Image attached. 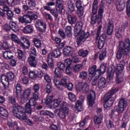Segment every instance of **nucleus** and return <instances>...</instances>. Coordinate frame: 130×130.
Segmentation results:
<instances>
[{
    "label": "nucleus",
    "instance_id": "obj_41",
    "mask_svg": "<svg viewBox=\"0 0 130 130\" xmlns=\"http://www.w3.org/2000/svg\"><path fill=\"white\" fill-rule=\"evenodd\" d=\"M77 111H82L83 110V106H82V102L80 101H77L76 103L75 106Z\"/></svg>",
    "mask_w": 130,
    "mask_h": 130
},
{
    "label": "nucleus",
    "instance_id": "obj_51",
    "mask_svg": "<svg viewBox=\"0 0 130 130\" xmlns=\"http://www.w3.org/2000/svg\"><path fill=\"white\" fill-rule=\"evenodd\" d=\"M11 38H12V40L13 41H14V42H15V43H17V44L21 43V42H20V40L19 39V38H18L17 35H15L14 34H11Z\"/></svg>",
    "mask_w": 130,
    "mask_h": 130
},
{
    "label": "nucleus",
    "instance_id": "obj_45",
    "mask_svg": "<svg viewBox=\"0 0 130 130\" xmlns=\"http://www.w3.org/2000/svg\"><path fill=\"white\" fill-rule=\"evenodd\" d=\"M106 57V50L103 49L100 54L99 60L101 61Z\"/></svg>",
    "mask_w": 130,
    "mask_h": 130
},
{
    "label": "nucleus",
    "instance_id": "obj_9",
    "mask_svg": "<svg viewBox=\"0 0 130 130\" xmlns=\"http://www.w3.org/2000/svg\"><path fill=\"white\" fill-rule=\"evenodd\" d=\"M1 79V81L11 82V81H14V79H15V74L12 72H8L6 75H2Z\"/></svg>",
    "mask_w": 130,
    "mask_h": 130
},
{
    "label": "nucleus",
    "instance_id": "obj_61",
    "mask_svg": "<svg viewBox=\"0 0 130 130\" xmlns=\"http://www.w3.org/2000/svg\"><path fill=\"white\" fill-rule=\"evenodd\" d=\"M55 8L57 12L59 13V14H61L63 10V5H56Z\"/></svg>",
    "mask_w": 130,
    "mask_h": 130
},
{
    "label": "nucleus",
    "instance_id": "obj_64",
    "mask_svg": "<svg viewBox=\"0 0 130 130\" xmlns=\"http://www.w3.org/2000/svg\"><path fill=\"white\" fill-rule=\"evenodd\" d=\"M36 101H37V100L31 98V99H30V100L28 101V103H27L29 104L30 106H35L37 103Z\"/></svg>",
    "mask_w": 130,
    "mask_h": 130
},
{
    "label": "nucleus",
    "instance_id": "obj_2",
    "mask_svg": "<svg viewBox=\"0 0 130 130\" xmlns=\"http://www.w3.org/2000/svg\"><path fill=\"white\" fill-rule=\"evenodd\" d=\"M119 48L116 53L117 59H120L122 56L128 55L130 52V41L126 39L124 42H119Z\"/></svg>",
    "mask_w": 130,
    "mask_h": 130
},
{
    "label": "nucleus",
    "instance_id": "obj_56",
    "mask_svg": "<svg viewBox=\"0 0 130 130\" xmlns=\"http://www.w3.org/2000/svg\"><path fill=\"white\" fill-rule=\"evenodd\" d=\"M45 89L48 94H49L51 93V91H52V86H51L50 84L48 83L46 86Z\"/></svg>",
    "mask_w": 130,
    "mask_h": 130
},
{
    "label": "nucleus",
    "instance_id": "obj_46",
    "mask_svg": "<svg viewBox=\"0 0 130 130\" xmlns=\"http://www.w3.org/2000/svg\"><path fill=\"white\" fill-rule=\"evenodd\" d=\"M48 11L50 12V14H51L53 17H54L56 20L57 19V18H58V12L56 11L55 9H51Z\"/></svg>",
    "mask_w": 130,
    "mask_h": 130
},
{
    "label": "nucleus",
    "instance_id": "obj_35",
    "mask_svg": "<svg viewBox=\"0 0 130 130\" xmlns=\"http://www.w3.org/2000/svg\"><path fill=\"white\" fill-rule=\"evenodd\" d=\"M9 103L10 104H12L14 108V106L16 105V104H18L17 103V101H16V97L14 96L11 95L9 96Z\"/></svg>",
    "mask_w": 130,
    "mask_h": 130
},
{
    "label": "nucleus",
    "instance_id": "obj_4",
    "mask_svg": "<svg viewBox=\"0 0 130 130\" xmlns=\"http://www.w3.org/2000/svg\"><path fill=\"white\" fill-rule=\"evenodd\" d=\"M13 113L15 117L21 121H24L27 117L24 108L19 106L18 104H16L14 106Z\"/></svg>",
    "mask_w": 130,
    "mask_h": 130
},
{
    "label": "nucleus",
    "instance_id": "obj_13",
    "mask_svg": "<svg viewBox=\"0 0 130 130\" xmlns=\"http://www.w3.org/2000/svg\"><path fill=\"white\" fill-rule=\"evenodd\" d=\"M86 61H87V59H85L81 64L74 65L73 67V72L75 73H79V72L82 71L83 67H84V64H86Z\"/></svg>",
    "mask_w": 130,
    "mask_h": 130
},
{
    "label": "nucleus",
    "instance_id": "obj_6",
    "mask_svg": "<svg viewBox=\"0 0 130 130\" xmlns=\"http://www.w3.org/2000/svg\"><path fill=\"white\" fill-rule=\"evenodd\" d=\"M118 106V109L117 112L118 113H122L124 111V108H126V106H127V100H126V98H121L119 101Z\"/></svg>",
    "mask_w": 130,
    "mask_h": 130
},
{
    "label": "nucleus",
    "instance_id": "obj_3",
    "mask_svg": "<svg viewBox=\"0 0 130 130\" xmlns=\"http://www.w3.org/2000/svg\"><path fill=\"white\" fill-rule=\"evenodd\" d=\"M118 91V88H115L114 89L110 90L104 96L105 104L104 106L105 108H108L111 107L113 105L115 98L113 96V95Z\"/></svg>",
    "mask_w": 130,
    "mask_h": 130
},
{
    "label": "nucleus",
    "instance_id": "obj_11",
    "mask_svg": "<svg viewBox=\"0 0 130 130\" xmlns=\"http://www.w3.org/2000/svg\"><path fill=\"white\" fill-rule=\"evenodd\" d=\"M67 20L68 21V23L70 24V25H74V24H76L77 22V16L76 15L71 13H66Z\"/></svg>",
    "mask_w": 130,
    "mask_h": 130
},
{
    "label": "nucleus",
    "instance_id": "obj_48",
    "mask_svg": "<svg viewBox=\"0 0 130 130\" xmlns=\"http://www.w3.org/2000/svg\"><path fill=\"white\" fill-rule=\"evenodd\" d=\"M52 53L55 58L59 57V56L61 55V52H60V50L58 49H55Z\"/></svg>",
    "mask_w": 130,
    "mask_h": 130
},
{
    "label": "nucleus",
    "instance_id": "obj_19",
    "mask_svg": "<svg viewBox=\"0 0 130 130\" xmlns=\"http://www.w3.org/2000/svg\"><path fill=\"white\" fill-rule=\"evenodd\" d=\"M103 120V115L100 114V115H96L94 116L93 121L95 124L99 125L102 123Z\"/></svg>",
    "mask_w": 130,
    "mask_h": 130
},
{
    "label": "nucleus",
    "instance_id": "obj_17",
    "mask_svg": "<svg viewBox=\"0 0 130 130\" xmlns=\"http://www.w3.org/2000/svg\"><path fill=\"white\" fill-rule=\"evenodd\" d=\"M106 86V79L104 77H101L99 79L98 82V87L101 90L104 89V87Z\"/></svg>",
    "mask_w": 130,
    "mask_h": 130
},
{
    "label": "nucleus",
    "instance_id": "obj_33",
    "mask_svg": "<svg viewBox=\"0 0 130 130\" xmlns=\"http://www.w3.org/2000/svg\"><path fill=\"white\" fill-rule=\"evenodd\" d=\"M62 101V100L61 98H58L53 101V104H52V105L53 106L54 108L56 107H58L60 103H61Z\"/></svg>",
    "mask_w": 130,
    "mask_h": 130
},
{
    "label": "nucleus",
    "instance_id": "obj_42",
    "mask_svg": "<svg viewBox=\"0 0 130 130\" xmlns=\"http://www.w3.org/2000/svg\"><path fill=\"white\" fill-rule=\"evenodd\" d=\"M116 75V82L117 84H119V83H121L123 80L122 74L121 73H117Z\"/></svg>",
    "mask_w": 130,
    "mask_h": 130
},
{
    "label": "nucleus",
    "instance_id": "obj_36",
    "mask_svg": "<svg viewBox=\"0 0 130 130\" xmlns=\"http://www.w3.org/2000/svg\"><path fill=\"white\" fill-rule=\"evenodd\" d=\"M68 7L71 13H73L75 11V4L72 1H69L68 3Z\"/></svg>",
    "mask_w": 130,
    "mask_h": 130
},
{
    "label": "nucleus",
    "instance_id": "obj_57",
    "mask_svg": "<svg viewBox=\"0 0 130 130\" xmlns=\"http://www.w3.org/2000/svg\"><path fill=\"white\" fill-rule=\"evenodd\" d=\"M28 6L31 8H35L36 7V1L35 0H28Z\"/></svg>",
    "mask_w": 130,
    "mask_h": 130
},
{
    "label": "nucleus",
    "instance_id": "obj_39",
    "mask_svg": "<svg viewBox=\"0 0 130 130\" xmlns=\"http://www.w3.org/2000/svg\"><path fill=\"white\" fill-rule=\"evenodd\" d=\"M128 122V120L123 118L122 119V122L121 123L120 127L121 128H123L124 130H126V127L127 126V123Z\"/></svg>",
    "mask_w": 130,
    "mask_h": 130
},
{
    "label": "nucleus",
    "instance_id": "obj_40",
    "mask_svg": "<svg viewBox=\"0 0 130 130\" xmlns=\"http://www.w3.org/2000/svg\"><path fill=\"white\" fill-rule=\"evenodd\" d=\"M97 23V13H92L91 16V24L95 25Z\"/></svg>",
    "mask_w": 130,
    "mask_h": 130
},
{
    "label": "nucleus",
    "instance_id": "obj_7",
    "mask_svg": "<svg viewBox=\"0 0 130 130\" xmlns=\"http://www.w3.org/2000/svg\"><path fill=\"white\" fill-rule=\"evenodd\" d=\"M31 93H32V90L30 88H27L24 90L21 95V103L22 104L26 103V102L28 101L29 98H30Z\"/></svg>",
    "mask_w": 130,
    "mask_h": 130
},
{
    "label": "nucleus",
    "instance_id": "obj_29",
    "mask_svg": "<svg viewBox=\"0 0 130 130\" xmlns=\"http://www.w3.org/2000/svg\"><path fill=\"white\" fill-rule=\"evenodd\" d=\"M88 54H89V51L87 50L81 49L78 51V55L82 57H86Z\"/></svg>",
    "mask_w": 130,
    "mask_h": 130
},
{
    "label": "nucleus",
    "instance_id": "obj_26",
    "mask_svg": "<svg viewBox=\"0 0 130 130\" xmlns=\"http://www.w3.org/2000/svg\"><path fill=\"white\" fill-rule=\"evenodd\" d=\"M116 7L118 11L121 12V11H123V10H124V7H125V5H124V4L120 3V1L119 0L116 1Z\"/></svg>",
    "mask_w": 130,
    "mask_h": 130
},
{
    "label": "nucleus",
    "instance_id": "obj_25",
    "mask_svg": "<svg viewBox=\"0 0 130 130\" xmlns=\"http://www.w3.org/2000/svg\"><path fill=\"white\" fill-rule=\"evenodd\" d=\"M9 26L11 29L14 32H18L19 31V26H18V25L15 22L10 21L9 22Z\"/></svg>",
    "mask_w": 130,
    "mask_h": 130
},
{
    "label": "nucleus",
    "instance_id": "obj_10",
    "mask_svg": "<svg viewBox=\"0 0 130 130\" xmlns=\"http://www.w3.org/2000/svg\"><path fill=\"white\" fill-rule=\"evenodd\" d=\"M96 96V93L94 90L90 91V93L87 95V101L89 107H92L94 104V99Z\"/></svg>",
    "mask_w": 130,
    "mask_h": 130
},
{
    "label": "nucleus",
    "instance_id": "obj_27",
    "mask_svg": "<svg viewBox=\"0 0 130 130\" xmlns=\"http://www.w3.org/2000/svg\"><path fill=\"white\" fill-rule=\"evenodd\" d=\"M22 94V87L19 83L17 84L16 86V98H19L20 95Z\"/></svg>",
    "mask_w": 130,
    "mask_h": 130
},
{
    "label": "nucleus",
    "instance_id": "obj_23",
    "mask_svg": "<svg viewBox=\"0 0 130 130\" xmlns=\"http://www.w3.org/2000/svg\"><path fill=\"white\" fill-rule=\"evenodd\" d=\"M33 30V26H32L31 25H26L23 29V32L25 34H29L30 33H32Z\"/></svg>",
    "mask_w": 130,
    "mask_h": 130
},
{
    "label": "nucleus",
    "instance_id": "obj_20",
    "mask_svg": "<svg viewBox=\"0 0 130 130\" xmlns=\"http://www.w3.org/2000/svg\"><path fill=\"white\" fill-rule=\"evenodd\" d=\"M3 56L6 59H12L14 57V54L11 51H6L3 53Z\"/></svg>",
    "mask_w": 130,
    "mask_h": 130
},
{
    "label": "nucleus",
    "instance_id": "obj_15",
    "mask_svg": "<svg viewBox=\"0 0 130 130\" xmlns=\"http://www.w3.org/2000/svg\"><path fill=\"white\" fill-rule=\"evenodd\" d=\"M27 62H28L30 67H32L33 68H36V66H37L36 57L33 56H29L27 59Z\"/></svg>",
    "mask_w": 130,
    "mask_h": 130
},
{
    "label": "nucleus",
    "instance_id": "obj_47",
    "mask_svg": "<svg viewBox=\"0 0 130 130\" xmlns=\"http://www.w3.org/2000/svg\"><path fill=\"white\" fill-rule=\"evenodd\" d=\"M69 99H70L72 102H76L77 100V98L76 97V95L74 94L73 92H69L68 93Z\"/></svg>",
    "mask_w": 130,
    "mask_h": 130
},
{
    "label": "nucleus",
    "instance_id": "obj_53",
    "mask_svg": "<svg viewBox=\"0 0 130 130\" xmlns=\"http://www.w3.org/2000/svg\"><path fill=\"white\" fill-rule=\"evenodd\" d=\"M37 26H42L44 29H46V26L45 23L42 20H38L36 21Z\"/></svg>",
    "mask_w": 130,
    "mask_h": 130
},
{
    "label": "nucleus",
    "instance_id": "obj_60",
    "mask_svg": "<svg viewBox=\"0 0 130 130\" xmlns=\"http://www.w3.org/2000/svg\"><path fill=\"white\" fill-rule=\"evenodd\" d=\"M72 59L70 58H67L64 59V64L66 66V67H71V65L72 64Z\"/></svg>",
    "mask_w": 130,
    "mask_h": 130
},
{
    "label": "nucleus",
    "instance_id": "obj_8",
    "mask_svg": "<svg viewBox=\"0 0 130 130\" xmlns=\"http://www.w3.org/2000/svg\"><path fill=\"white\" fill-rule=\"evenodd\" d=\"M76 89L78 91H82L83 93L86 94L89 92V84L85 83L82 84V82H79L76 85Z\"/></svg>",
    "mask_w": 130,
    "mask_h": 130
},
{
    "label": "nucleus",
    "instance_id": "obj_59",
    "mask_svg": "<svg viewBox=\"0 0 130 130\" xmlns=\"http://www.w3.org/2000/svg\"><path fill=\"white\" fill-rule=\"evenodd\" d=\"M31 53L29 55V56H37V52L36 51V49L34 47H32L30 49Z\"/></svg>",
    "mask_w": 130,
    "mask_h": 130
},
{
    "label": "nucleus",
    "instance_id": "obj_28",
    "mask_svg": "<svg viewBox=\"0 0 130 130\" xmlns=\"http://www.w3.org/2000/svg\"><path fill=\"white\" fill-rule=\"evenodd\" d=\"M98 10V0H94L92 4V14H97Z\"/></svg>",
    "mask_w": 130,
    "mask_h": 130
},
{
    "label": "nucleus",
    "instance_id": "obj_49",
    "mask_svg": "<svg viewBox=\"0 0 130 130\" xmlns=\"http://www.w3.org/2000/svg\"><path fill=\"white\" fill-rule=\"evenodd\" d=\"M31 106H30L28 103H27L25 106V111L29 114H31V113H32V108H31Z\"/></svg>",
    "mask_w": 130,
    "mask_h": 130
},
{
    "label": "nucleus",
    "instance_id": "obj_37",
    "mask_svg": "<svg viewBox=\"0 0 130 130\" xmlns=\"http://www.w3.org/2000/svg\"><path fill=\"white\" fill-rule=\"evenodd\" d=\"M70 80L69 77H66L60 80V86H63V87H67L68 86V81Z\"/></svg>",
    "mask_w": 130,
    "mask_h": 130
},
{
    "label": "nucleus",
    "instance_id": "obj_32",
    "mask_svg": "<svg viewBox=\"0 0 130 130\" xmlns=\"http://www.w3.org/2000/svg\"><path fill=\"white\" fill-rule=\"evenodd\" d=\"M18 57L19 59H21V60H25V58H26V54H25V52L21 50H18Z\"/></svg>",
    "mask_w": 130,
    "mask_h": 130
},
{
    "label": "nucleus",
    "instance_id": "obj_52",
    "mask_svg": "<svg viewBox=\"0 0 130 130\" xmlns=\"http://www.w3.org/2000/svg\"><path fill=\"white\" fill-rule=\"evenodd\" d=\"M100 71L101 74H104L106 72V64L103 63L100 67Z\"/></svg>",
    "mask_w": 130,
    "mask_h": 130
},
{
    "label": "nucleus",
    "instance_id": "obj_24",
    "mask_svg": "<svg viewBox=\"0 0 130 130\" xmlns=\"http://www.w3.org/2000/svg\"><path fill=\"white\" fill-rule=\"evenodd\" d=\"M73 27L71 25H68L65 28V33L68 37H72L73 36Z\"/></svg>",
    "mask_w": 130,
    "mask_h": 130
},
{
    "label": "nucleus",
    "instance_id": "obj_12",
    "mask_svg": "<svg viewBox=\"0 0 130 130\" xmlns=\"http://www.w3.org/2000/svg\"><path fill=\"white\" fill-rule=\"evenodd\" d=\"M19 42L20 43L18 44L24 49H27L30 47V42H29V40L24 37H21V40H19Z\"/></svg>",
    "mask_w": 130,
    "mask_h": 130
},
{
    "label": "nucleus",
    "instance_id": "obj_43",
    "mask_svg": "<svg viewBox=\"0 0 130 130\" xmlns=\"http://www.w3.org/2000/svg\"><path fill=\"white\" fill-rule=\"evenodd\" d=\"M33 42L34 43V45L37 48H40V47H41L42 44L41 43V41H40V40L35 38L33 40Z\"/></svg>",
    "mask_w": 130,
    "mask_h": 130
},
{
    "label": "nucleus",
    "instance_id": "obj_21",
    "mask_svg": "<svg viewBox=\"0 0 130 130\" xmlns=\"http://www.w3.org/2000/svg\"><path fill=\"white\" fill-rule=\"evenodd\" d=\"M10 8L9 6H4L3 7V10L4 12H7V15L8 17V19H11L13 17H14V13L12 11L9 10Z\"/></svg>",
    "mask_w": 130,
    "mask_h": 130
},
{
    "label": "nucleus",
    "instance_id": "obj_62",
    "mask_svg": "<svg viewBox=\"0 0 130 130\" xmlns=\"http://www.w3.org/2000/svg\"><path fill=\"white\" fill-rule=\"evenodd\" d=\"M57 66L58 67L57 68L60 69L61 71H63V70L66 69V64L64 63L58 62L57 63Z\"/></svg>",
    "mask_w": 130,
    "mask_h": 130
},
{
    "label": "nucleus",
    "instance_id": "obj_38",
    "mask_svg": "<svg viewBox=\"0 0 130 130\" xmlns=\"http://www.w3.org/2000/svg\"><path fill=\"white\" fill-rule=\"evenodd\" d=\"M0 114L5 117H8L9 116V113L8 112V111L1 106H0Z\"/></svg>",
    "mask_w": 130,
    "mask_h": 130
},
{
    "label": "nucleus",
    "instance_id": "obj_31",
    "mask_svg": "<svg viewBox=\"0 0 130 130\" xmlns=\"http://www.w3.org/2000/svg\"><path fill=\"white\" fill-rule=\"evenodd\" d=\"M42 15L44 16V18L49 21H53V17L50 14L47 13L46 12L43 10L42 11Z\"/></svg>",
    "mask_w": 130,
    "mask_h": 130
},
{
    "label": "nucleus",
    "instance_id": "obj_58",
    "mask_svg": "<svg viewBox=\"0 0 130 130\" xmlns=\"http://www.w3.org/2000/svg\"><path fill=\"white\" fill-rule=\"evenodd\" d=\"M61 71L60 69L56 68L54 71V74L57 78H60V76H61Z\"/></svg>",
    "mask_w": 130,
    "mask_h": 130
},
{
    "label": "nucleus",
    "instance_id": "obj_22",
    "mask_svg": "<svg viewBox=\"0 0 130 130\" xmlns=\"http://www.w3.org/2000/svg\"><path fill=\"white\" fill-rule=\"evenodd\" d=\"M107 79L109 81H112L114 76V71H113V69L112 68H109L107 70Z\"/></svg>",
    "mask_w": 130,
    "mask_h": 130
},
{
    "label": "nucleus",
    "instance_id": "obj_34",
    "mask_svg": "<svg viewBox=\"0 0 130 130\" xmlns=\"http://www.w3.org/2000/svg\"><path fill=\"white\" fill-rule=\"evenodd\" d=\"M55 5V3L52 2H49L47 3L46 6H45L43 7V8L44 10H46V11H49V10H51V7Z\"/></svg>",
    "mask_w": 130,
    "mask_h": 130
},
{
    "label": "nucleus",
    "instance_id": "obj_18",
    "mask_svg": "<svg viewBox=\"0 0 130 130\" xmlns=\"http://www.w3.org/2000/svg\"><path fill=\"white\" fill-rule=\"evenodd\" d=\"M69 114V110L64 109H60L59 110L57 115L60 117V118H62V119L66 118L67 117V114Z\"/></svg>",
    "mask_w": 130,
    "mask_h": 130
},
{
    "label": "nucleus",
    "instance_id": "obj_54",
    "mask_svg": "<svg viewBox=\"0 0 130 130\" xmlns=\"http://www.w3.org/2000/svg\"><path fill=\"white\" fill-rule=\"evenodd\" d=\"M97 68V66L95 65L92 66L91 67L89 68V74L90 75H93V74H95V72H96V69Z\"/></svg>",
    "mask_w": 130,
    "mask_h": 130
},
{
    "label": "nucleus",
    "instance_id": "obj_16",
    "mask_svg": "<svg viewBox=\"0 0 130 130\" xmlns=\"http://www.w3.org/2000/svg\"><path fill=\"white\" fill-rule=\"evenodd\" d=\"M104 12V6L101 5L99 9L98 15V24H100L102 21V16H103V12Z\"/></svg>",
    "mask_w": 130,
    "mask_h": 130
},
{
    "label": "nucleus",
    "instance_id": "obj_44",
    "mask_svg": "<svg viewBox=\"0 0 130 130\" xmlns=\"http://www.w3.org/2000/svg\"><path fill=\"white\" fill-rule=\"evenodd\" d=\"M53 95H48L47 100L46 101V104L47 105H49V104H53Z\"/></svg>",
    "mask_w": 130,
    "mask_h": 130
},
{
    "label": "nucleus",
    "instance_id": "obj_1",
    "mask_svg": "<svg viewBox=\"0 0 130 130\" xmlns=\"http://www.w3.org/2000/svg\"><path fill=\"white\" fill-rule=\"evenodd\" d=\"M83 28V22L78 21L75 27V35L78 36L76 40L77 44L78 46L83 44L86 41L88 37L90 36V33L82 30Z\"/></svg>",
    "mask_w": 130,
    "mask_h": 130
},
{
    "label": "nucleus",
    "instance_id": "obj_63",
    "mask_svg": "<svg viewBox=\"0 0 130 130\" xmlns=\"http://www.w3.org/2000/svg\"><path fill=\"white\" fill-rule=\"evenodd\" d=\"M104 44H105V42H103L99 40L98 48H99V49H102L104 47Z\"/></svg>",
    "mask_w": 130,
    "mask_h": 130
},
{
    "label": "nucleus",
    "instance_id": "obj_50",
    "mask_svg": "<svg viewBox=\"0 0 130 130\" xmlns=\"http://www.w3.org/2000/svg\"><path fill=\"white\" fill-rule=\"evenodd\" d=\"M87 76H88V73L86 71H82L79 73V77L80 79H82V80H85V79H87Z\"/></svg>",
    "mask_w": 130,
    "mask_h": 130
},
{
    "label": "nucleus",
    "instance_id": "obj_55",
    "mask_svg": "<svg viewBox=\"0 0 130 130\" xmlns=\"http://www.w3.org/2000/svg\"><path fill=\"white\" fill-rule=\"evenodd\" d=\"M126 14L128 17H130V0H128L126 2Z\"/></svg>",
    "mask_w": 130,
    "mask_h": 130
},
{
    "label": "nucleus",
    "instance_id": "obj_14",
    "mask_svg": "<svg viewBox=\"0 0 130 130\" xmlns=\"http://www.w3.org/2000/svg\"><path fill=\"white\" fill-rule=\"evenodd\" d=\"M74 52H75L74 48L70 46L65 47V48L63 49V53L65 55H72Z\"/></svg>",
    "mask_w": 130,
    "mask_h": 130
},
{
    "label": "nucleus",
    "instance_id": "obj_5",
    "mask_svg": "<svg viewBox=\"0 0 130 130\" xmlns=\"http://www.w3.org/2000/svg\"><path fill=\"white\" fill-rule=\"evenodd\" d=\"M76 2L75 6L77 8L76 13L77 14L78 17H82L84 16V12H85V8L82 6L81 0H74Z\"/></svg>",
    "mask_w": 130,
    "mask_h": 130
},
{
    "label": "nucleus",
    "instance_id": "obj_30",
    "mask_svg": "<svg viewBox=\"0 0 130 130\" xmlns=\"http://www.w3.org/2000/svg\"><path fill=\"white\" fill-rule=\"evenodd\" d=\"M40 114H41V115L43 116L49 115L50 117H53V116H54V114H53V113L47 110L40 111Z\"/></svg>",
    "mask_w": 130,
    "mask_h": 130
}]
</instances>
